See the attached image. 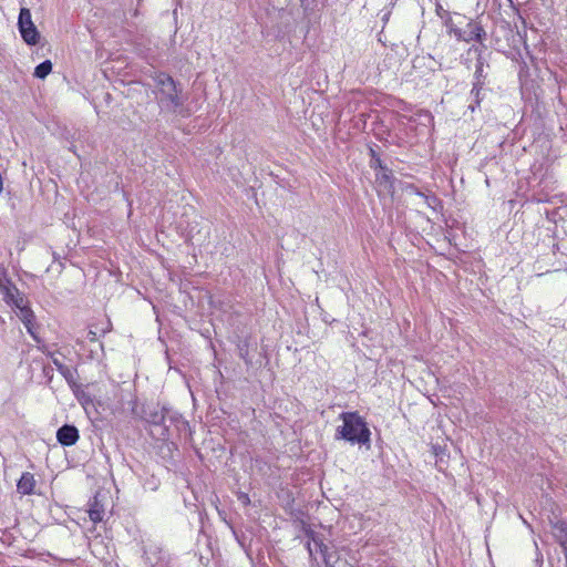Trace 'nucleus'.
I'll return each instance as SVG.
<instances>
[{"mask_svg": "<svg viewBox=\"0 0 567 567\" xmlns=\"http://www.w3.org/2000/svg\"><path fill=\"white\" fill-rule=\"evenodd\" d=\"M339 419L342 420V425L337 429L336 439L344 440L351 444L370 446V429L358 412H342Z\"/></svg>", "mask_w": 567, "mask_h": 567, "instance_id": "1", "label": "nucleus"}, {"mask_svg": "<svg viewBox=\"0 0 567 567\" xmlns=\"http://www.w3.org/2000/svg\"><path fill=\"white\" fill-rule=\"evenodd\" d=\"M156 100L162 111L175 113L185 102L181 85L166 73H158L155 76Z\"/></svg>", "mask_w": 567, "mask_h": 567, "instance_id": "2", "label": "nucleus"}, {"mask_svg": "<svg viewBox=\"0 0 567 567\" xmlns=\"http://www.w3.org/2000/svg\"><path fill=\"white\" fill-rule=\"evenodd\" d=\"M18 29L23 41L29 45L39 43L40 33L32 21L31 12L28 8H21L18 18Z\"/></svg>", "mask_w": 567, "mask_h": 567, "instance_id": "3", "label": "nucleus"}, {"mask_svg": "<svg viewBox=\"0 0 567 567\" xmlns=\"http://www.w3.org/2000/svg\"><path fill=\"white\" fill-rule=\"evenodd\" d=\"M143 557L147 567H166L167 565V554L155 543L145 546Z\"/></svg>", "mask_w": 567, "mask_h": 567, "instance_id": "4", "label": "nucleus"}, {"mask_svg": "<svg viewBox=\"0 0 567 567\" xmlns=\"http://www.w3.org/2000/svg\"><path fill=\"white\" fill-rule=\"evenodd\" d=\"M0 291L3 295L6 303L13 308L21 306L28 300L12 281H9L7 285L0 287Z\"/></svg>", "mask_w": 567, "mask_h": 567, "instance_id": "5", "label": "nucleus"}, {"mask_svg": "<svg viewBox=\"0 0 567 567\" xmlns=\"http://www.w3.org/2000/svg\"><path fill=\"white\" fill-rule=\"evenodd\" d=\"M79 439V430L74 425L64 424L56 431V440L63 446H72Z\"/></svg>", "mask_w": 567, "mask_h": 567, "instance_id": "6", "label": "nucleus"}, {"mask_svg": "<svg viewBox=\"0 0 567 567\" xmlns=\"http://www.w3.org/2000/svg\"><path fill=\"white\" fill-rule=\"evenodd\" d=\"M486 37V32L483 27L476 21H468L463 30V41L472 42L476 41L482 43Z\"/></svg>", "mask_w": 567, "mask_h": 567, "instance_id": "7", "label": "nucleus"}, {"mask_svg": "<svg viewBox=\"0 0 567 567\" xmlns=\"http://www.w3.org/2000/svg\"><path fill=\"white\" fill-rule=\"evenodd\" d=\"M35 487V480L33 474L29 472L22 473L17 484V489L22 495H31Z\"/></svg>", "mask_w": 567, "mask_h": 567, "instance_id": "8", "label": "nucleus"}, {"mask_svg": "<svg viewBox=\"0 0 567 567\" xmlns=\"http://www.w3.org/2000/svg\"><path fill=\"white\" fill-rule=\"evenodd\" d=\"M308 550L310 556H315L319 553L323 559V561L329 565L331 561V556L329 553V548L327 545L322 543V540L312 538V542L308 544Z\"/></svg>", "mask_w": 567, "mask_h": 567, "instance_id": "9", "label": "nucleus"}, {"mask_svg": "<svg viewBox=\"0 0 567 567\" xmlns=\"http://www.w3.org/2000/svg\"><path fill=\"white\" fill-rule=\"evenodd\" d=\"M377 182L378 184L383 187L386 192H393V175L390 169H388L384 166H381V171L377 173Z\"/></svg>", "mask_w": 567, "mask_h": 567, "instance_id": "10", "label": "nucleus"}, {"mask_svg": "<svg viewBox=\"0 0 567 567\" xmlns=\"http://www.w3.org/2000/svg\"><path fill=\"white\" fill-rule=\"evenodd\" d=\"M169 412L166 408L156 406L146 414V420L154 425H162L165 422L166 414Z\"/></svg>", "mask_w": 567, "mask_h": 567, "instance_id": "11", "label": "nucleus"}, {"mask_svg": "<svg viewBox=\"0 0 567 567\" xmlns=\"http://www.w3.org/2000/svg\"><path fill=\"white\" fill-rule=\"evenodd\" d=\"M16 309L18 310V317L23 322V324L35 322L34 312L30 308L28 300L23 302L21 306L16 307Z\"/></svg>", "mask_w": 567, "mask_h": 567, "instance_id": "12", "label": "nucleus"}, {"mask_svg": "<svg viewBox=\"0 0 567 567\" xmlns=\"http://www.w3.org/2000/svg\"><path fill=\"white\" fill-rule=\"evenodd\" d=\"M89 516L94 524L100 523L103 519L104 508L103 505L99 503L96 497H94V499L90 503Z\"/></svg>", "mask_w": 567, "mask_h": 567, "instance_id": "13", "label": "nucleus"}, {"mask_svg": "<svg viewBox=\"0 0 567 567\" xmlns=\"http://www.w3.org/2000/svg\"><path fill=\"white\" fill-rule=\"evenodd\" d=\"M555 530L557 532V537L559 539L564 553H567V523L558 522L555 525Z\"/></svg>", "mask_w": 567, "mask_h": 567, "instance_id": "14", "label": "nucleus"}, {"mask_svg": "<svg viewBox=\"0 0 567 567\" xmlns=\"http://www.w3.org/2000/svg\"><path fill=\"white\" fill-rule=\"evenodd\" d=\"M484 68H485V62H484V59L480 54L477 58L476 64H475V73H474L475 82H478V84L485 83L486 73H485Z\"/></svg>", "mask_w": 567, "mask_h": 567, "instance_id": "15", "label": "nucleus"}, {"mask_svg": "<svg viewBox=\"0 0 567 567\" xmlns=\"http://www.w3.org/2000/svg\"><path fill=\"white\" fill-rule=\"evenodd\" d=\"M51 71H52V63L50 60H45L35 66L33 74L35 78L44 79L50 74Z\"/></svg>", "mask_w": 567, "mask_h": 567, "instance_id": "16", "label": "nucleus"}, {"mask_svg": "<svg viewBox=\"0 0 567 567\" xmlns=\"http://www.w3.org/2000/svg\"><path fill=\"white\" fill-rule=\"evenodd\" d=\"M53 364L55 365L56 370L65 378V380L70 381L73 378L72 370L63 364L60 360L53 359Z\"/></svg>", "mask_w": 567, "mask_h": 567, "instance_id": "17", "label": "nucleus"}, {"mask_svg": "<svg viewBox=\"0 0 567 567\" xmlns=\"http://www.w3.org/2000/svg\"><path fill=\"white\" fill-rule=\"evenodd\" d=\"M484 84H478V82H474L473 84V89L471 91V94L474 96V100H475V104H470L468 105V109L474 112L476 106L480 105V94H481V91H482V87H483Z\"/></svg>", "mask_w": 567, "mask_h": 567, "instance_id": "18", "label": "nucleus"}, {"mask_svg": "<svg viewBox=\"0 0 567 567\" xmlns=\"http://www.w3.org/2000/svg\"><path fill=\"white\" fill-rule=\"evenodd\" d=\"M239 357L245 361L246 364L251 363V359L249 357V344L247 341H243L238 344Z\"/></svg>", "mask_w": 567, "mask_h": 567, "instance_id": "19", "label": "nucleus"}, {"mask_svg": "<svg viewBox=\"0 0 567 567\" xmlns=\"http://www.w3.org/2000/svg\"><path fill=\"white\" fill-rule=\"evenodd\" d=\"M424 199V203L427 207L436 210L437 206H440L441 202L435 195H426L421 196Z\"/></svg>", "mask_w": 567, "mask_h": 567, "instance_id": "20", "label": "nucleus"}, {"mask_svg": "<svg viewBox=\"0 0 567 567\" xmlns=\"http://www.w3.org/2000/svg\"><path fill=\"white\" fill-rule=\"evenodd\" d=\"M463 30L454 24L449 25V33L453 34L458 41H463Z\"/></svg>", "mask_w": 567, "mask_h": 567, "instance_id": "21", "label": "nucleus"}, {"mask_svg": "<svg viewBox=\"0 0 567 567\" xmlns=\"http://www.w3.org/2000/svg\"><path fill=\"white\" fill-rule=\"evenodd\" d=\"M11 281L8 278L7 269L0 264V287Z\"/></svg>", "mask_w": 567, "mask_h": 567, "instance_id": "22", "label": "nucleus"}, {"mask_svg": "<svg viewBox=\"0 0 567 567\" xmlns=\"http://www.w3.org/2000/svg\"><path fill=\"white\" fill-rule=\"evenodd\" d=\"M34 324L35 322H30L29 324H24L28 333L35 340V341H39L38 339V336L35 333V330H34Z\"/></svg>", "mask_w": 567, "mask_h": 567, "instance_id": "23", "label": "nucleus"}, {"mask_svg": "<svg viewBox=\"0 0 567 567\" xmlns=\"http://www.w3.org/2000/svg\"><path fill=\"white\" fill-rule=\"evenodd\" d=\"M238 501H239L243 505H245V506L249 505V503H250V498H249L248 494H246V493H240V494L238 495Z\"/></svg>", "mask_w": 567, "mask_h": 567, "instance_id": "24", "label": "nucleus"}, {"mask_svg": "<svg viewBox=\"0 0 567 567\" xmlns=\"http://www.w3.org/2000/svg\"><path fill=\"white\" fill-rule=\"evenodd\" d=\"M406 190H408V192H411V193H413V194H415V195H417V196H420V197H421V196H424V193H422L421 190H419L414 185H409V186H406Z\"/></svg>", "mask_w": 567, "mask_h": 567, "instance_id": "25", "label": "nucleus"}, {"mask_svg": "<svg viewBox=\"0 0 567 567\" xmlns=\"http://www.w3.org/2000/svg\"><path fill=\"white\" fill-rule=\"evenodd\" d=\"M87 338L91 340V341H95L96 340V332L90 330L89 333H87Z\"/></svg>", "mask_w": 567, "mask_h": 567, "instance_id": "26", "label": "nucleus"}, {"mask_svg": "<svg viewBox=\"0 0 567 567\" xmlns=\"http://www.w3.org/2000/svg\"><path fill=\"white\" fill-rule=\"evenodd\" d=\"M375 165H378L380 168H381V166H383V165L381 164L380 158H377V161H375Z\"/></svg>", "mask_w": 567, "mask_h": 567, "instance_id": "27", "label": "nucleus"}, {"mask_svg": "<svg viewBox=\"0 0 567 567\" xmlns=\"http://www.w3.org/2000/svg\"><path fill=\"white\" fill-rule=\"evenodd\" d=\"M508 2H509L511 4H513V0H508Z\"/></svg>", "mask_w": 567, "mask_h": 567, "instance_id": "28", "label": "nucleus"}]
</instances>
